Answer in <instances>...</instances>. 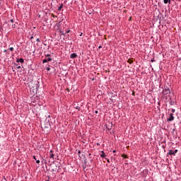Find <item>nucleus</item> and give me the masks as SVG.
Masks as SVG:
<instances>
[{"label": "nucleus", "instance_id": "4", "mask_svg": "<svg viewBox=\"0 0 181 181\" xmlns=\"http://www.w3.org/2000/svg\"><path fill=\"white\" fill-rule=\"evenodd\" d=\"M71 59H76L77 57V54L73 53L70 55Z\"/></svg>", "mask_w": 181, "mask_h": 181}, {"label": "nucleus", "instance_id": "8", "mask_svg": "<svg viewBox=\"0 0 181 181\" xmlns=\"http://www.w3.org/2000/svg\"><path fill=\"white\" fill-rule=\"evenodd\" d=\"M100 158H105V153L104 151H101Z\"/></svg>", "mask_w": 181, "mask_h": 181}, {"label": "nucleus", "instance_id": "5", "mask_svg": "<svg viewBox=\"0 0 181 181\" xmlns=\"http://www.w3.org/2000/svg\"><path fill=\"white\" fill-rule=\"evenodd\" d=\"M52 152H53V151L51 150L50 153H49V158L51 159H54V154H53Z\"/></svg>", "mask_w": 181, "mask_h": 181}, {"label": "nucleus", "instance_id": "25", "mask_svg": "<svg viewBox=\"0 0 181 181\" xmlns=\"http://www.w3.org/2000/svg\"><path fill=\"white\" fill-rule=\"evenodd\" d=\"M95 112V114H98V111H97V110Z\"/></svg>", "mask_w": 181, "mask_h": 181}, {"label": "nucleus", "instance_id": "3", "mask_svg": "<svg viewBox=\"0 0 181 181\" xmlns=\"http://www.w3.org/2000/svg\"><path fill=\"white\" fill-rule=\"evenodd\" d=\"M47 62H52V58L48 57V58L42 60V63H47Z\"/></svg>", "mask_w": 181, "mask_h": 181}, {"label": "nucleus", "instance_id": "12", "mask_svg": "<svg viewBox=\"0 0 181 181\" xmlns=\"http://www.w3.org/2000/svg\"><path fill=\"white\" fill-rule=\"evenodd\" d=\"M9 50H11V52H13V47H10V48H9Z\"/></svg>", "mask_w": 181, "mask_h": 181}, {"label": "nucleus", "instance_id": "9", "mask_svg": "<svg viewBox=\"0 0 181 181\" xmlns=\"http://www.w3.org/2000/svg\"><path fill=\"white\" fill-rule=\"evenodd\" d=\"M127 63H129V64H132V63H134V60L129 59Z\"/></svg>", "mask_w": 181, "mask_h": 181}, {"label": "nucleus", "instance_id": "26", "mask_svg": "<svg viewBox=\"0 0 181 181\" xmlns=\"http://www.w3.org/2000/svg\"><path fill=\"white\" fill-rule=\"evenodd\" d=\"M80 36H83V33H81V34L80 35Z\"/></svg>", "mask_w": 181, "mask_h": 181}, {"label": "nucleus", "instance_id": "18", "mask_svg": "<svg viewBox=\"0 0 181 181\" xmlns=\"http://www.w3.org/2000/svg\"><path fill=\"white\" fill-rule=\"evenodd\" d=\"M175 153H177V150H175V151H174V155H175Z\"/></svg>", "mask_w": 181, "mask_h": 181}, {"label": "nucleus", "instance_id": "17", "mask_svg": "<svg viewBox=\"0 0 181 181\" xmlns=\"http://www.w3.org/2000/svg\"><path fill=\"white\" fill-rule=\"evenodd\" d=\"M46 57H50V54H47V55H45Z\"/></svg>", "mask_w": 181, "mask_h": 181}, {"label": "nucleus", "instance_id": "22", "mask_svg": "<svg viewBox=\"0 0 181 181\" xmlns=\"http://www.w3.org/2000/svg\"><path fill=\"white\" fill-rule=\"evenodd\" d=\"M103 48V46H101V45H100L99 47H98V49H102Z\"/></svg>", "mask_w": 181, "mask_h": 181}, {"label": "nucleus", "instance_id": "14", "mask_svg": "<svg viewBox=\"0 0 181 181\" xmlns=\"http://www.w3.org/2000/svg\"><path fill=\"white\" fill-rule=\"evenodd\" d=\"M62 8H63V6L62 5L61 6L59 7V11H60L62 9Z\"/></svg>", "mask_w": 181, "mask_h": 181}, {"label": "nucleus", "instance_id": "15", "mask_svg": "<svg viewBox=\"0 0 181 181\" xmlns=\"http://www.w3.org/2000/svg\"><path fill=\"white\" fill-rule=\"evenodd\" d=\"M36 163H40V160H36Z\"/></svg>", "mask_w": 181, "mask_h": 181}, {"label": "nucleus", "instance_id": "7", "mask_svg": "<svg viewBox=\"0 0 181 181\" xmlns=\"http://www.w3.org/2000/svg\"><path fill=\"white\" fill-rule=\"evenodd\" d=\"M168 155H175V153L173 150H169V152L168 153Z\"/></svg>", "mask_w": 181, "mask_h": 181}, {"label": "nucleus", "instance_id": "16", "mask_svg": "<svg viewBox=\"0 0 181 181\" xmlns=\"http://www.w3.org/2000/svg\"><path fill=\"white\" fill-rule=\"evenodd\" d=\"M10 22H11V23H13V22H14L13 19H11Z\"/></svg>", "mask_w": 181, "mask_h": 181}, {"label": "nucleus", "instance_id": "19", "mask_svg": "<svg viewBox=\"0 0 181 181\" xmlns=\"http://www.w3.org/2000/svg\"><path fill=\"white\" fill-rule=\"evenodd\" d=\"M47 71H50V68L47 67Z\"/></svg>", "mask_w": 181, "mask_h": 181}, {"label": "nucleus", "instance_id": "13", "mask_svg": "<svg viewBox=\"0 0 181 181\" xmlns=\"http://www.w3.org/2000/svg\"><path fill=\"white\" fill-rule=\"evenodd\" d=\"M171 112H172L173 113H175V112H176V110H175V109H172V110H171Z\"/></svg>", "mask_w": 181, "mask_h": 181}, {"label": "nucleus", "instance_id": "27", "mask_svg": "<svg viewBox=\"0 0 181 181\" xmlns=\"http://www.w3.org/2000/svg\"><path fill=\"white\" fill-rule=\"evenodd\" d=\"M108 163H110V160H107Z\"/></svg>", "mask_w": 181, "mask_h": 181}, {"label": "nucleus", "instance_id": "29", "mask_svg": "<svg viewBox=\"0 0 181 181\" xmlns=\"http://www.w3.org/2000/svg\"><path fill=\"white\" fill-rule=\"evenodd\" d=\"M30 39H33V37H31Z\"/></svg>", "mask_w": 181, "mask_h": 181}, {"label": "nucleus", "instance_id": "21", "mask_svg": "<svg viewBox=\"0 0 181 181\" xmlns=\"http://www.w3.org/2000/svg\"><path fill=\"white\" fill-rule=\"evenodd\" d=\"M37 42H40V39H39V38H37Z\"/></svg>", "mask_w": 181, "mask_h": 181}, {"label": "nucleus", "instance_id": "23", "mask_svg": "<svg viewBox=\"0 0 181 181\" xmlns=\"http://www.w3.org/2000/svg\"><path fill=\"white\" fill-rule=\"evenodd\" d=\"M78 155H80V153H81V151H78Z\"/></svg>", "mask_w": 181, "mask_h": 181}, {"label": "nucleus", "instance_id": "11", "mask_svg": "<svg viewBox=\"0 0 181 181\" xmlns=\"http://www.w3.org/2000/svg\"><path fill=\"white\" fill-rule=\"evenodd\" d=\"M11 26H12L13 28H16V25H15V24H12Z\"/></svg>", "mask_w": 181, "mask_h": 181}, {"label": "nucleus", "instance_id": "1", "mask_svg": "<svg viewBox=\"0 0 181 181\" xmlns=\"http://www.w3.org/2000/svg\"><path fill=\"white\" fill-rule=\"evenodd\" d=\"M163 95H168V94H170V90L169 88H165L163 90Z\"/></svg>", "mask_w": 181, "mask_h": 181}, {"label": "nucleus", "instance_id": "30", "mask_svg": "<svg viewBox=\"0 0 181 181\" xmlns=\"http://www.w3.org/2000/svg\"><path fill=\"white\" fill-rule=\"evenodd\" d=\"M52 170H53V171H54V170H54V169H52Z\"/></svg>", "mask_w": 181, "mask_h": 181}, {"label": "nucleus", "instance_id": "20", "mask_svg": "<svg viewBox=\"0 0 181 181\" xmlns=\"http://www.w3.org/2000/svg\"><path fill=\"white\" fill-rule=\"evenodd\" d=\"M33 159H35V160H37L35 156H33Z\"/></svg>", "mask_w": 181, "mask_h": 181}, {"label": "nucleus", "instance_id": "24", "mask_svg": "<svg viewBox=\"0 0 181 181\" xmlns=\"http://www.w3.org/2000/svg\"><path fill=\"white\" fill-rule=\"evenodd\" d=\"M17 69H21V66H17Z\"/></svg>", "mask_w": 181, "mask_h": 181}, {"label": "nucleus", "instance_id": "6", "mask_svg": "<svg viewBox=\"0 0 181 181\" xmlns=\"http://www.w3.org/2000/svg\"><path fill=\"white\" fill-rule=\"evenodd\" d=\"M23 62H25V60H23V58H20L17 59V63H23Z\"/></svg>", "mask_w": 181, "mask_h": 181}, {"label": "nucleus", "instance_id": "28", "mask_svg": "<svg viewBox=\"0 0 181 181\" xmlns=\"http://www.w3.org/2000/svg\"><path fill=\"white\" fill-rule=\"evenodd\" d=\"M113 153H115V151H113Z\"/></svg>", "mask_w": 181, "mask_h": 181}, {"label": "nucleus", "instance_id": "2", "mask_svg": "<svg viewBox=\"0 0 181 181\" xmlns=\"http://www.w3.org/2000/svg\"><path fill=\"white\" fill-rule=\"evenodd\" d=\"M173 119H175V117H173V113H170V117H169V118L168 119V121H173Z\"/></svg>", "mask_w": 181, "mask_h": 181}, {"label": "nucleus", "instance_id": "10", "mask_svg": "<svg viewBox=\"0 0 181 181\" xmlns=\"http://www.w3.org/2000/svg\"><path fill=\"white\" fill-rule=\"evenodd\" d=\"M164 4H170V0H164Z\"/></svg>", "mask_w": 181, "mask_h": 181}]
</instances>
